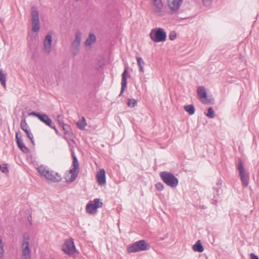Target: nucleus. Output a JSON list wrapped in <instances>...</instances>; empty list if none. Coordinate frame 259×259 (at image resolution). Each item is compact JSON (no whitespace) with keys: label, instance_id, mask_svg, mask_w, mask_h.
Here are the masks:
<instances>
[{"label":"nucleus","instance_id":"obj_1","mask_svg":"<svg viewBox=\"0 0 259 259\" xmlns=\"http://www.w3.org/2000/svg\"><path fill=\"white\" fill-rule=\"evenodd\" d=\"M38 172L42 177H44L48 181L58 182L61 180V175L47 166L41 165L37 168Z\"/></svg>","mask_w":259,"mask_h":259},{"label":"nucleus","instance_id":"obj_2","mask_svg":"<svg viewBox=\"0 0 259 259\" xmlns=\"http://www.w3.org/2000/svg\"><path fill=\"white\" fill-rule=\"evenodd\" d=\"M150 37L154 42H163L166 40V33L162 28H156L151 30Z\"/></svg>","mask_w":259,"mask_h":259},{"label":"nucleus","instance_id":"obj_3","mask_svg":"<svg viewBox=\"0 0 259 259\" xmlns=\"http://www.w3.org/2000/svg\"><path fill=\"white\" fill-rule=\"evenodd\" d=\"M149 248L148 244L144 240L135 242L129 245L126 249L129 253L146 250Z\"/></svg>","mask_w":259,"mask_h":259},{"label":"nucleus","instance_id":"obj_4","mask_svg":"<svg viewBox=\"0 0 259 259\" xmlns=\"http://www.w3.org/2000/svg\"><path fill=\"white\" fill-rule=\"evenodd\" d=\"M30 236L28 234L23 235L21 245L22 259H31V249L29 245Z\"/></svg>","mask_w":259,"mask_h":259},{"label":"nucleus","instance_id":"obj_5","mask_svg":"<svg viewBox=\"0 0 259 259\" xmlns=\"http://www.w3.org/2000/svg\"><path fill=\"white\" fill-rule=\"evenodd\" d=\"M160 176L164 183L171 187H175L178 184V179L171 173L166 171L161 172Z\"/></svg>","mask_w":259,"mask_h":259},{"label":"nucleus","instance_id":"obj_6","mask_svg":"<svg viewBox=\"0 0 259 259\" xmlns=\"http://www.w3.org/2000/svg\"><path fill=\"white\" fill-rule=\"evenodd\" d=\"M62 250L69 256H72L77 252L74 244L73 239L72 238L67 239L62 246Z\"/></svg>","mask_w":259,"mask_h":259},{"label":"nucleus","instance_id":"obj_7","mask_svg":"<svg viewBox=\"0 0 259 259\" xmlns=\"http://www.w3.org/2000/svg\"><path fill=\"white\" fill-rule=\"evenodd\" d=\"M103 206V203L99 198H96L93 201H90L86 206V211L90 214H95L96 213L97 209L101 208Z\"/></svg>","mask_w":259,"mask_h":259},{"label":"nucleus","instance_id":"obj_8","mask_svg":"<svg viewBox=\"0 0 259 259\" xmlns=\"http://www.w3.org/2000/svg\"><path fill=\"white\" fill-rule=\"evenodd\" d=\"M237 168L239 170V175L242 185L244 186H247L248 184L249 176L245 171L243 163L241 161H239Z\"/></svg>","mask_w":259,"mask_h":259},{"label":"nucleus","instance_id":"obj_9","mask_svg":"<svg viewBox=\"0 0 259 259\" xmlns=\"http://www.w3.org/2000/svg\"><path fill=\"white\" fill-rule=\"evenodd\" d=\"M151 8L152 11L159 16L163 12L164 5L162 0H151Z\"/></svg>","mask_w":259,"mask_h":259},{"label":"nucleus","instance_id":"obj_10","mask_svg":"<svg viewBox=\"0 0 259 259\" xmlns=\"http://www.w3.org/2000/svg\"><path fill=\"white\" fill-rule=\"evenodd\" d=\"M32 16V30L33 31L37 32L39 30V20L38 13L35 8L31 9Z\"/></svg>","mask_w":259,"mask_h":259},{"label":"nucleus","instance_id":"obj_11","mask_svg":"<svg viewBox=\"0 0 259 259\" xmlns=\"http://www.w3.org/2000/svg\"><path fill=\"white\" fill-rule=\"evenodd\" d=\"M197 94L199 100L205 104H210L212 102L211 99L207 96L205 89L203 87H199L197 89Z\"/></svg>","mask_w":259,"mask_h":259},{"label":"nucleus","instance_id":"obj_12","mask_svg":"<svg viewBox=\"0 0 259 259\" xmlns=\"http://www.w3.org/2000/svg\"><path fill=\"white\" fill-rule=\"evenodd\" d=\"M20 126L22 130H23L26 134L28 138L30 139L32 145H34V140L32 133L26 122L25 119H23L21 121Z\"/></svg>","mask_w":259,"mask_h":259},{"label":"nucleus","instance_id":"obj_13","mask_svg":"<svg viewBox=\"0 0 259 259\" xmlns=\"http://www.w3.org/2000/svg\"><path fill=\"white\" fill-rule=\"evenodd\" d=\"M52 36L48 34L45 37L44 41V50L47 54H49L52 49Z\"/></svg>","mask_w":259,"mask_h":259},{"label":"nucleus","instance_id":"obj_14","mask_svg":"<svg viewBox=\"0 0 259 259\" xmlns=\"http://www.w3.org/2000/svg\"><path fill=\"white\" fill-rule=\"evenodd\" d=\"M168 8L171 11L176 12L180 7L182 0H166Z\"/></svg>","mask_w":259,"mask_h":259},{"label":"nucleus","instance_id":"obj_15","mask_svg":"<svg viewBox=\"0 0 259 259\" xmlns=\"http://www.w3.org/2000/svg\"><path fill=\"white\" fill-rule=\"evenodd\" d=\"M78 171L75 169H70L67 171L65 175V178L66 181L69 182H72L76 179Z\"/></svg>","mask_w":259,"mask_h":259},{"label":"nucleus","instance_id":"obj_16","mask_svg":"<svg viewBox=\"0 0 259 259\" xmlns=\"http://www.w3.org/2000/svg\"><path fill=\"white\" fill-rule=\"evenodd\" d=\"M38 119L46 125L52 128H55V126L53 124L52 119L47 115L45 114H40V115H39Z\"/></svg>","mask_w":259,"mask_h":259},{"label":"nucleus","instance_id":"obj_17","mask_svg":"<svg viewBox=\"0 0 259 259\" xmlns=\"http://www.w3.org/2000/svg\"><path fill=\"white\" fill-rule=\"evenodd\" d=\"M96 179L99 185H102L106 183V172L104 169H101L96 175Z\"/></svg>","mask_w":259,"mask_h":259},{"label":"nucleus","instance_id":"obj_18","mask_svg":"<svg viewBox=\"0 0 259 259\" xmlns=\"http://www.w3.org/2000/svg\"><path fill=\"white\" fill-rule=\"evenodd\" d=\"M16 139L17 144L20 150L24 153H27L28 149L24 144L22 137L19 136L18 133H16Z\"/></svg>","mask_w":259,"mask_h":259},{"label":"nucleus","instance_id":"obj_19","mask_svg":"<svg viewBox=\"0 0 259 259\" xmlns=\"http://www.w3.org/2000/svg\"><path fill=\"white\" fill-rule=\"evenodd\" d=\"M81 39V33L77 31L75 34V38L72 42V47L75 49H78L79 47Z\"/></svg>","mask_w":259,"mask_h":259},{"label":"nucleus","instance_id":"obj_20","mask_svg":"<svg viewBox=\"0 0 259 259\" xmlns=\"http://www.w3.org/2000/svg\"><path fill=\"white\" fill-rule=\"evenodd\" d=\"M127 74V67H126L122 74V79H121V89L120 94H122L123 93L124 89L126 87V75Z\"/></svg>","mask_w":259,"mask_h":259},{"label":"nucleus","instance_id":"obj_21","mask_svg":"<svg viewBox=\"0 0 259 259\" xmlns=\"http://www.w3.org/2000/svg\"><path fill=\"white\" fill-rule=\"evenodd\" d=\"M96 40V36L93 34H90L89 35V37L87 38L86 41H85V45L86 46H90L92 44L95 42Z\"/></svg>","mask_w":259,"mask_h":259},{"label":"nucleus","instance_id":"obj_22","mask_svg":"<svg viewBox=\"0 0 259 259\" xmlns=\"http://www.w3.org/2000/svg\"><path fill=\"white\" fill-rule=\"evenodd\" d=\"M193 249L195 251H198L199 252H202L204 250L203 247L201 244L200 240H198L196 244L193 245Z\"/></svg>","mask_w":259,"mask_h":259},{"label":"nucleus","instance_id":"obj_23","mask_svg":"<svg viewBox=\"0 0 259 259\" xmlns=\"http://www.w3.org/2000/svg\"><path fill=\"white\" fill-rule=\"evenodd\" d=\"M71 155L73 158V169H75L76 170H78L79 169V164L78 162V160L76 156H75L74 153L73 152H72Z\"/></svg>","mask_w":259,"mask_h":259},{"label":"nucleus","instance_id":"obj_24","mask_svg":"<svg viewBox=\"0 0 259 259\" xmlns=\"http://www.w3.org/2000/svg\"><path fill=\"white\" fill-rule=\"evenodd\" d=\"M86 120L84 117H82L81 119L77 122V125L80 130L84 129L87 125Z\"/></svg>","mask_w":259,"mask_h":259},{"label":"nucleus","instance_id":"obj_25","mask_svg":"<svg viewBox=\"0 0 259 259\" xmlns=\"http://www.w3.org/2000/svg\"><path fill=\"white\" fill-rule=\"evenodd\" d=\"M184 109L190 115H192L195 112V108L192 105L186 106H185Z\"/></svg>","mask_w":259,"mask_h":259},{"label":"nucleus","instance_id":"obj_26","mask_svg":"<svg viewBox=\"0 0 259 259\" xmlns=\"http://www.w3.org/2000/svg\"><path fill=\"white\" fill-rule=\"evenodd\" d=\"M6 74H4L1 70H0V81L4 87H6Z\"/></svg>","mask_w":259,"mask_h":259},{"label":"nucleus","instance_id":"obj_27","mask_svg":"<svg viewBox=\"0 0 259 259\" xmlns=\"http://www.w3.org/2000/svg\"><path fill=\"white\" fill-rule=\"evenodd\" d=\"M137 101L134 99H129L127 103V106L129 107H134L137 105Z\"/></svg>","mask_w":259,"mask_h":259},{"label":"nucleus","instance_id":"obj_28","mask_svg":"<svg viewBox=\"0 0 259 259\" xmlns=\"http://www.w3.org/2000/svg\"><path fill=\"white\" fill-rule=\"evenodd\" d=\"M206 116L211 118L214 117V111L212 107H209L208 108V112L206 114Z\"/></svg>","mask_w":259,"mask_h":259},{"label":"nucleus","instance_id":"obj_29","mask_svg":"<svg viewBox=\"0 0 259 259\" xmlns=\"http://www.w3.org/2000/svg\"><path fill=\"white\" fill-rule=\"evenodd\" d=\"M4 245L2 242V238H0V258L3 257L4 255Z\"/></svg>","mask_w":259,"mask_h":259},{"label":"nucleus","instance_id":"obj_30","mask_svg":"<svg viewBox=\"0 0 259 259\" xmlns=\"http://www.w3.org/2000/svg\"><path fill=\"white\" fill-rule=\"evenodd\" d=\"M0 169L3 173H8L9 169L7 164H3L0 166Z\"/></svg>","mask_w":259,"mask_h":259},{"label":"nucleus","instance_id":"obj_31","mask_svg":"<svg viewBox=\"0 0 259 259\" xmlns=\"http://www.w3.org/2000/svg\"><path fill=\"white\" fill-rule=\"evenodd\" d=\"M155 187L159 191H161L163 189L164 186L162 184L159 183L156 184Z\"/></svg>","mask_w":259,"mask_h":259},{"label":"nucleus","instance_id":"obj_32","mask_svg":"<svg viewBox=\"0 0 259 259\" xmlns=\"http://www.w3.org/2000/svg\"><path fill=\"white\" fill-rule=\"evenodd\" d=\"M137 63L139 65V66L143 65L144 64V62L142 58L141 57H138L137 58Z\"/></svg>","mask_w":259,"mask_h":259},{"label":"nucleus","instance_id":"obj_33","mask_svg":"<svg viewBox=\"0 0 259 259\" xmlns=\"http://www.w3.org/2000/svg\"><path fill=\"white\" fill-rule=\"evenodd\" d=\"M63 129L65 132V133H68L70 130V126L67 124L63 125Z\"/></svg>","mask_w":259,"mask_h":259},{"label":"nucleus","instance_id":"obj_34","mask_svg":"<svg viewBox=\"0 0 259 259\" xmlns=\"http://www.w3.org/2000/svg\"><path fill=\"white\" fill-rule=\"evenodd\" d=\"M169 39L171 40L175 39L176 38V34L175 32H171L169 34Z\"/></svg>","mask_w":259,"mask_h":259},{"label":"nucleus","instance_id":"obj_35","mask_svg":"<svg viewBox=\"0 0 259 259\" xmlns=\"http://www.w3.org/2000/svg\"><path fill=\"white\" fill-rule=\"evenodd\" d=\"M29 115H33V116H35L36 117H37L38 118H39V115H40V113H36V112H31L29 114Z\"/></svg>","mask_w":259,"mask_h":259},{"label":"nucleus","instance_id":"obj_36","mask_svg":"<svg viewBox=\"0 0 259 259\" xmlns=\"http://www.w3.org/2000/svg\"><path fill=\"white\" fill-rule=\"evenodd\" d=\"M251 259H259L258 256L253 253H251L250 255Z\"/></svg>","mask_w":259,"mask_h":259},{"label":"nucleus","instance_id":"obj_37","mask_svg":"<svg viewBox=\"0 0 259 259\" xmlns=\"http://www.w3.org/2000/svg\"><path fill=\"white\" fill-rule=\"evenodd\" d=\"M212 0H203L204 4L208 6L210 4Z\"/></svg>","mask_w":259,"mask_h":259},{"label":"nucleus","instance_id":"obj_38","mask_svg":"<svg viewBox=\"0 0 259 259\" xmlns=\"http://www.w3.org/2000/svg\"><path fill=\"white\" fill-rule=\"evenodd\" d=\"M28 221L30 222V225L32 224V217L30 215L28 217Z\"/></svg>","mask_w":259,"mask_h":259},{"label":"nucleus","instance_id":"obj_39","mask_svg":"<svg viewBox=\"0 0 259 259\" xmlns=\"http://www.w3.org/2000/svg\"><path fill=\"white\" fill-rule=\"evenodd\" d=\"M139 68H140V71L141 72H143V71H144V67H143V65H142V66H139Z\"/></svg>","mask_w":259,"mask_h":259},{"label":"nucleus","instance_id":"obj_40","mask_svg":"<svg viewBox=\"0 0 259 259\" xmlns=\"http://www.w3.org/2000/svg\"><path fill=\"white\" fill-rule=\"evenodd\" d=\"M59 123L62 127H63V125H66V124H65L63 122L60 121H59Z\"/></svg>","mask_w":259,"mask_h":259},{"label":"nucleus","instance_id":"obj_41","mask_svg":"<svg viewBox=\"0 0 259 259\" xmlns=\"http://www.w3.org/2000/svg\"><path fill=\"white\" fill-rule=\"evenodd\" d=\"M54 129L55 130V131L56 133L57 134H58V130L56 129V128L55 127V128H54Z\"/></svg>","mask_w":259,"mask_h":259}]
</instances>
